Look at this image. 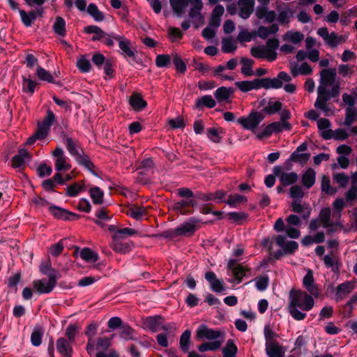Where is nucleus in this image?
<instances>
[{"mask_svg":"<svg viewBox=\"0 0 357 357\" xmlns=\"http://www.w3.org/2000/svg\"><path fill=\"white\" fill-rule=\"evenodd\" d=\"M314 305V296L300 289L290 290L288 311L295 320H303L306 317L305 312L311 310Z\"/></svg>","mask_w":357,"mask_h":357,"instance_id":"nucleus-1","label":"nucleus"},{"mask_svg":"<svg viewBox=\"0 0 357 357\" xmlns=\"http://www.w3.org/2000/svg\"><path fill=\"white\" fill-rule=\"evenodd\" d=\"M337 72L335 68H326L320 72L319 84L317 87V93H324L331 96H338L340 91V84L336 80Z\"/></svg>","mask_w":357,"mask_h":357,"instance_id":"nucleus-2","label":"nucleus"},{"mask_svg":"<svg viewBox=\"0 0 357 357\" xmlns=\"http://www.w3.org/2000/svg\"><path fill=\"white\" fill-rule=\"evenodd\" d=\"M237 248L232 252L231 257L227 264V274L229 276L228 281L233 283H240L245 275V270L243 266L241 257L244 255L242 245H237Z\"/></svg>","mask_w":357,"mask_h":357,"instance_id":"nucleus-3","label":"nucleus"},{"mask_svg":"<svg viewBox=\"0 0 357 357\" xmlns=\"http://www.w3.org/2000/svg\"><path fill=\"white\" fill-rule=\"evenodd\" d=\"M279 47V40L277 38L268 39L266 45H260L251 48L250 53L255 58L265 59L268 61H273L277 58L276 50Z\"/></svg>","mask_w":357,"mask_h":357,"instance_id":"nucleus-4","label":"nucleus"},{"mask_svg":"<svg viewBox=\"0 0 357 357\" xmlns=\"http://www.w3.org/2000/svg\"><path fill=\"white\" fill-rule=\"evenodd\" d=\"M59 278V272L56 270H50L48 278L33 280L32 282L33 287L39 294H50L56 287Z\"/></svg>","mask_w":357,"mask_h":357,"instance_id":"nucleus-5","label":"nucleus"},{"mask_svg":"<svg viewBox=\"0 0 357 357\" xmlns=\"http://www.w3.org/2000/svg\"><path fill=\"white\" fill-rule=\"evenodd\" d=\"M198 339H206L211 341L222 340V343L225 339V333L219 330H214L208 328L206 324H201L196 331Z\"/></svg>","mask_w":357,"mask_h":357,"instance_id":"nucleus-6","label":"nucleus"},{"mask_svg":"<svg viewBox=\"0 0 357 357\" xmlns=\"http://www.w3.org/2000/svg\"><path fill=\"white\" fill-rule=\"evenodd\" d=\"M264 119V115L259 112H252L247 116V130L252 131L258 139H262L259 135L263 133V128L259 127V125Z\"/></svg>","mask_w":357,"mask_h":357,"instance_id":"nucleus-7","label":"nucleus"},{"mask_svg":"<svg viewBox=\"0 0 357 357\" xmlns=\"http://www.w3.org/2000/svg\"><path fill=\"white\" fill-rule=\"evenodd\" d=\"M317 34L321 36L324 43L331 47H336L340 44L344 43L347 37L342 35H338L335 32L328 33L326 27H321L317 30Z\"/></svg>","mask_w":357,"mask_h":357,"instance_id":"nucleus-8","label":"nucleus"},{"mask_svg":"<svg viewBox=\"0 0 357 357\" xmlns=\"http://www.w3.org/2000/svg\"><path fill=\"white\" fill-rule=\"evenodd\" d=\"M273 172L275 176L278 178L281 184L284 186L295 183L298 178V176L296 172L286 171L282 167L279 165L275 166Z\"/></svg>","mask_w":357,"mask_h":357,"instance_id":"nucleus-9","label":"nucleus"},{"mask_svg":"<svg viewBox=\"0 0 357 357\" xmlns=\"http://www.w3.org/2000/svg\"><path fill=\"white\" fill-rule=\"evenodd\" d=\"M112 337H101L97 339L95 350L96 349L98 351L96 353L94 352L93 354L96 357H119L115 350L112 349L107 354L105 352L111 346Z\"/></svg>","mask_w":357,"mask_h":357,"instance_id":"nucleus-10","label":"nucleus"},{"mask_svg":"<svg viewBox=\"0 0 357 357\" xmlns=\"http://www.w3.org/2000/svg\"><path fill=\"white\" fill-rule=\"evenodd\" d=\"M52 154L55 158L54 167L56 172H66L71 169L69 159L65 155L62 148L57 146Z\"/></svg>","mask_w":357,"mask_h":357,"instance_id":"nucleus-11","label":"nucleus"},{"mask_svg":"<svg viewBox=\"0 0 357 357\" xmlns=\"http://www.w3.org/2000/svg\"><path fill=\"white\" fill-rule=\"evenodd\" d=\"M291 126L289 122L277 121L273 122L263 128V133L259 137L262 139L270 137L273 133L280 132L283 130H290Z\"/></svg>","mask_w":357,"mask_h":357,"instance_id":"nucleus-12","label":"nucleus"},{"mask_svg":"<svg viewBox=\"0 0 357 357\" xmlns=\"http://www.w3.org/2000/svg\"><path fill=\"white\" fill-rule=\"evenodd\" d=\"M317 98L314 104V107L322 111L326 116L333 114V111L329 106L328 101L332 98H335V96H331V95L324 93H317Z\"/></svg>","mask_w":357,"mask_h":357,"instance_id":"nucleus-13","label":"nucleus"},{"mask_svg":"<svg viewBox=\"0 0 357 357\" xmlns=\"http://www.w3.org/2000/svg\"><path fill=\"white\" fill-rule=\"evenodd\" d=\"M200 222L195 218H190L187 221L177 227L178 236H190L195 233L197 229V225Z\"/></svg>","mask_w":357,"mask_h":357,"instance_id":"nucleus-14","label":"nucleus"},{"mask_svg":"<svg viewBox=\"0 0 357 357\" xmlns=\"http://www.w3.org/2000/svg\"><path fill=\"white\" fill-rule=\"evenodd\" d=\"M303 285L309 293V294L314 296L315 298H318L319 296V291L314 283L313 272L308 269L306 275L303 278Z\"/></svg>","mask_w":357,"mask_h":357,"instance_id":"nucleus-15","label":"nucleus"},{"mask_svg":"<svg viewBox=\"0 0 357 357\" xmlns=\"http://www.w3.org/2000/svg\"><path fill=\"white\" fill-rule=\"evenodd\" d=\"M116 41L119 43L121 54L124 57L132 58L135 56V51L131 47V42L129 39L126 38L123 35H121L120 37H116Z\"/></svg>","mask_w":357,"mask_h":357,"instance_id":"nucleus-16","label":"nucleus"},{"mask_svg":"<svg viewBox=\"0 0 357 357\" xmlns=\"http://www.w3.org/2000/svg\"><path fill=\"white\" fill-rule=\"evenodd\" d=\"M50 211L55 218L63 220H75L79 218L78 214L70 212L63 208L56 206H50Z\"/></svg>","mask_w":357,"mask_h":357,"instance_id":"nucleus-17","label":"nucleus"},{"mask_svg":"<svg viewBox=\"0 0 357 357\" xmlns=\"http://www.w3.org/2000/svg\"><path fill=\"white\" fill-rule=\"evenodd\" d=\"M205 279L209 282L211 289L213 291L221 293L225 290L223 280L218 279L216 275L213 272H206L205 273Z\"/></svg>","mask_w":357,"mask_h":357,"instance_id":"nucleus-18","label":"nucleus"},{"mask_svg":"<svg viewBox=\"0 0 357 357\" xmlns=\"http://www.w3.org/2000/svg\"><path fill=\"white\" fill-rule=\"evenodd\" d=\"M323 261L326 267L331 268L333 273H338L340 272L341 265L340 258L333 251L324 256Z\"/></svg>","mask_w":357,"mask_h":357,"instance_id":"nucleus-19","label":"nucleus"},{"mask_svg":"<svg viewBox=\"0 0 357 357\" xmlns=\"http://www.w3.org/2000/svg\"><path fill=\"white\" fill-rule=\"evenodd\" d=\"M319 219L325 228L340 225L339 220L333 218V213L331 214V211L329 208H324L321 210Z\"/></svg>","mask_w":357,"mask_h":357,"instance_id":"nucleus-20","label":"nucleus"},{"mask_svg":"<svg viewBox=\"0 0 357 357\" xmlns=\"http://www.w3.org/2000/svg\"><path fill=\"white\" fill-rule=\"evenodd\" d=\"M97 333V325L96 324H91L87 326L85 332L86 335L88 337L87 345L86 350L89 356H92L95 351V340L93 337Z\"/></svg>","mask_w":357,"mask_h":357,"instance_id":"nucleus-21","label":"nucleus"},{"mask_svg":"<svg viewBox=\"0 0 357 357\" xmlns=\"http://www.w3.org/2000/svg\"><path fill=\"white\" fill-rule=\"evenodd\" d=\"M355 287V281H347L337 285L335 293L336 299H344L354 289Z\"/></svg>","mask_w":357,"mask_h":357,"instance_id":"nucleus-22","label":"nucleus"},{"mask_svg":"<svg viewBox=\"0 0 357 357\" xmlns=\"http://www.w3.org/2000/svg\"><path fill=\"white\" fill-rule=\"evenodd\" d=\"M290 72L294 77L298 75H308L312 73V67L306 62L298 64L296 62L290 65Z\"/></svg>","mask_w":357,"mask_h":357,"instance_id":"nucleus-23","label":"nucleus"},{"mask_svg":"<svg viewBox=\"0 0 357 357\" xmlns=\"http://www.w3.org/2000/svg\"><path fill=\"white\" fill-rule=\"evenodd\" d=\"M265 347L268 357H284L285 356L287 348L278 342L265 345Z\"/></svg>","mask_w":357,"mask_h":357,"instance_id":"nucleus-24","label":"nucleus"},{"mask_svg":"<svg viewBox=\"0 0 357 357\" xmlns=\"http://www.w3.org/2000/svg\"><path fill=\"white\" fill-rule=\"evenodd\" d=\"M43 9L42 8H38L36 11H30L26 13L24 10H20L19 13L21 20L25 26H31L33 22L36 20L38 15H42Z\"/></svg>","mask_w":357,"mask_h":357,"instance_id":"nucleus-25","label":"nucleus"},{"mask_svg":"<svg viewBox=\"0 0 357 357\" xmlns=\"http://www.w3.org/2000/svg\"><path fill=\"white\" fill-rule=\"evenodd\" d=\"M276 243L282 248L283 251L287 254H291L295 252L298 245L296 241H291L286 242V237L284 236L279 235L275 238Z\"/></svg>","mask_w":357,"mask_h":357,"instance_id":"nucleus-26","label":"nucleus"},{"mask_svg":"<svg viewBox=\"0 0 357 357\" xmlns=\"http://www.w3.org/2000/svg\"><path fill=\"white\" fill-rule=\"evenodd\" d=\"M71 344L72 342L64 337H60L56 340V350L63 357H72L73 347Z\"/></svg>","mask_w":357,"mask_h":357,"instance_id":"nucleus-27","label":"nucleus"},{"mask_svg":"<svg viewBox=\"0 0 357 357\" xmlns=\"http://www.w3.org/2000/svg\"><path fill=\"white\" fill-rule=\"evenodd\" d=\"M30 155L26 149H20L17 154L12 158V166L14 168H19L23 166L26 162L30 160Z\"/></svg>","mask_w":357,"mask_h":357,"instance_id":"nucleus-28","label":"nucleus"},{"mask_svg":"<svg viewBox=\"0 0 357 357\" xmlns=\"http://www.w3.org/2000/svg\"><path fill=\"white\" fill-rule=\"evenodd\" d=\"M291 208L294 213L301 214L302 218L305 220L309 218L311 213V208L309 204L294 201L291 204Z\"/></svg>","mask_w":357,"mask_h":357,"instance_id":"nucleus-29","label":"nucleus"},{"mask_svg":"<svg viewBox=\"0 0 357 357\" xmlns=\"http://www.w3.org/2000/svg\"><path fill=\"white\" fill-rule=\"evenodd\" d=\"M317 126L321 135L325 139H328L333 137V131L331 129V123L327 119H320L317 121Z\"/></svg>","mask_w":357,"mask_h":357,"instance_id":"nucleus-30","label":"nucleus"},{"mask_svg":"<svg viewBox=\"0 0 357 357\" xmlns=\"http://www.w3.org/2000/svg\"><path fill=\"white\" fill-rule=\"evenodd\" d=\"M233 92L231 87L221 86L215 90L214 96L218 102H228Z\"/></svg>","mask_w":357,"mask_h":357,"instance_id":"nucleus-31","label":"nucleus"},{"mask_svg":"<svg viewBox=\"0 0 357 357\" xmlns=\"http://www.w3.org/2000/svg\"><path fill=\"white\" fill-rule=\"evenodd\" d=\"M64 144L70 155L74 157L75 159L83 151L79 149L77 142L75 141L72 137H66L64 139Z\"/></svg>","mask_w":357,"mask_h":357,"instance_id":"nucleus-32","label":"nucleus"},{"mask_svg":"<svg viewBox=\"0 0 357 357\" xmlns=\"http://www.w3.org/2000/svg\"><path fill=\"white\" fill-rule=\"evenodd\" d=\"M190 8L189 10V16L192 19H199L202 17L201 11L203 8V3L202 0H189Z\"/></svg>","mask_w":357,"mask_h":357,"instance_id":"nucleus-33","label":"nucleus"},{"mask_svg":"<svg viewBox=\"0 0 357 357\" xmlns=\"http://www.w3.org/2000/svg\"><path fill=\"white\" fill-rule=\"evenodd\" d=\"M304 39V35L300 31H288L282 36V40L294 45L299 44Z\"/></svg>","mask_w":357,"mask_h":357,"instance_id":"nucleus-34","label":"nucleus"},{"mask_svg":"<svg viewBox=\"0 0 357 357\" xmlns=\"http://www.w3.org/2000/svg\"><path fill=\"white\" fill-rule=\"evenodd\" d=\"M325 234L324 232L320 231L317 232L313 236L307 235L305 236L302 240L301 243L304 246H309L312 245L313 243H320L324 241Z\"/></svg>","mask_w":357,"mask_h":357,"instance_id":"nucleus-35","label":"nucleus"},{"mask_svg":"<svg viewBox=\"0 0 357 357\" xmlns=\"http://www.w3.org/2000/svg\"><path fill=\"white\" fill-rule=\"evenodd\" d=\"M86 33H94L95 35L92 37L93 41L101 40L106 36V32L102 31L99 26L96 25H89L84 27V29Z\"/></svg>","mask_w":357,"mask_h":357,"instance_id":"nucleus-36","label":"nucleus"},{"mask_svg":"<svg viewBox=\"0 0 357 357\" xmlns=\"http://www.w3.org/2000/svg\"><path fill=\"white\" fill-rule=\"evenodd\" d=\"M170 3L174 12L178 16H181L189 5V0H170Z\"/></svg>","mask_w":357,"mask_h":357,"instance_id":"nucleus-37","label":"nucleus"},{"mask_svg":"<svg viewBox=\"0 0 357 357\" xmlns=\"http://www.w3.org/2000/svg\"><path fill=\"white\" fill-rule=\"evenodd\" d=\"M238 8H240L239 15L241 17L245 19V0H239L238 5L231 3L227 6V10L230 15H235Z\"/></svg>","mask_w":357,"mask_h":357,"instance_id":"nucleus-38","label":"nucleus"},{"mask_svg":"<svg viewBox=\"0 0 357 357\" xmlns=\"http://www.w3.org/2000/svg\"><path fill=\"white\" fill-rule=\"evenodd\" d=\"M279 30L278 25L273 24L270 26H261L259 27L257 33L259 37L265 39L271 35L276 33Z\"/></svg>","mask_w":357,"mask_h":357,"instance_id":"nucleus-39","label":"nucleus"},{"mask_svg":"<svg viewBox=\"0 0 357 357\" xmlns=\"http://www.w3.org/2000/svg\"><path fill=\"white\" fill-rule=\"evenodd\" d=\"M130 105L135 111H141L146 106V102L137 93H133L129 100Z\"/></svg>","mask_w":357,"mask_h":357,"instance_id":"nucleus-40","label":"nucleus"},{"mask_svg":"<svg viewBox=\"0 0 357 357\" xmlns=\"http://www.w3.org/2000/svg\"><path fill=\"white\" fill-rule=\"evenodd\" d=\"M316 172L312 168L307 169L302 175V183L307 188H310L315 183Z\"/></svg>","mask_w":357,"mask_h":357,"instance_id":"nucleus-41","label":"nucleus"},{"mask_svg":"<svg viewBox=\"0 0 357 357\" xmlns=\"http://www.w3.org/2000/svg\"><path fill=\"white\" fill-rule=\"evenodd\" d=\"M54 32L60 36H65L66 34V21L60 16H57L52 26Z\"/></svg>","mask_w":357,"mask_h":357,"instance_id":"nucleus-42","label":"nucleus"},{"mask_svg":"<svg viewBox=\"0 0 357 357\" xmlns=\"http://www.w3.org/2000/svg\"><path fill=\"white\" fill-rule=\"evenodd\" d=\"M75 160L77 162L86 169H87L90 172L93 173V174L96 175V174L93 172L94 165L92 161L90 160L88 155L84 153L82 151V153L76 157Z\"/></svg>","mask_w":357,"mask_h":357,"instance_id":"nucleus-43","label":"nucleus"},{"mask_svg":"<svg viewBox=\"0 0 357 357\" xmlns=\"http://www.w3.org/2000/svg\"><path fill=\"white\" fill-rule=\"evenodd\" d=\"M160 316L147 317L144 323L147 328L151 332L155 333L158 331L160 326V321L162 319Z\"/></svg>","mask_w":357,"mask_h":357,"instance_id":"nucleus-44","label":"nucleus"},{"mask_svg":"<svg viewBox=\"0 0 357 357\" xmlns=\"http://www.w3.org/2000/svg\"><path fill=\"white\" fill-rule=\"evenodd\" d=\"M86 11L96 22H102L105 20L104 13L99 10L98 6L93 3L89 4Z\"/></svg>","mask_w":357,"mask_h":357,"instance_id":"nucleus-45","label":"nucleus"},{"mask_svg":"<svg viewBox=\"0 0 357 357\" xmlns=\"http://www.w3.org/2000/svg\"><path fill=\"white\" fill-rule=\"evenodd\" d=\"M191 332L185 330L181 335L179 341L180 349L184 353L188 352L190 347Z\"/></svg>","mask_w":357,"mask_h":357,"instance_id":"nucleus-46","label":"nucleus"},{"mask_svg":"<svg viewBox=\"0 0 357 357\" xmlns=\"http://www.w3.org/2000/svg\"><path fill=\"white\" fill-rule=\"evenodd\" d=\"M236 40L231 37L224 38L222 40V51L224 53H231L236 50Z\"/></svg>","mask_w":357,"mask_h":357,"instance_id":"nucleus-47","label":"nucleus"},{"mask_svg":"<svg viewBox=\"0 0 357 357\" xmlns=\"http://www.w3.org/2000/svg\"><path fill=\"white\" fill-rule=\"evenodd\" d=\"M238 349L233 340H228L222 349L223 357H236Z\"/></svg>","mask_w":357,"mask_h":357,"instance_id":"nucleus-48","label":"nucleus"},{"mask_svg":"<svg viewBox=\"0 0 357 357\" xmlns=\"http://www.w3.org/2000/svg\"><path fill=\"white\" fill-rule=\"evenodd\" d=\"M215 105V101L211 95L203 96L196 100L197 107H206L211 109L213 108Z\"/></svg>","mask_w":357,"mask_h":357,"instance_id":"nucleus-49","label":"nucleus"},{"mask_svg":"<svg viewBox=\"0 0 357 357\" xmlns=\"http://www.w3.org/2000/svg\"><path fill=\"white\" fill-rule=\"evenodd\" d=\"M89 192L93 204H101L103 203L104 192L99 187H92Z\"/></svg>","mask_w":357,"mask_h":357,"instance_id":"nucleus-50","label":"nucleus"},{"mask_svg":"<svg viewBox=\"0 0 357 357\" xmlns=\"http://www.w3.org/2000/svg\"><path fill=\"white\" fill-rule=\"evenodd\" d=\"M222 344V340L204 342L198 346V350L200 352H205L206 351H216L220 348Z\"/></svg>","mask_w":357,"mask_h":357,"instance_id":"nucleus-51","label":"nucleus"},{"mask_svg":"<svg viewBox=\"0 0 357 357\" xmlns=\"http://www.w3.org/2000/svg\"><path fill=\"white\" fill-rule=\"evenodd\" d=\"M80 257L88 262H96L98 259V254L88 248H84L81 250Z\"/></svg>","mask_w":357,"mask_h":357,"instance_id":"nucleus-52","label":"nucleus"},{"mask_svg":"<svg viewBox=\"0 0 357 357\" xmlns=\"http://www.w3.org/2000/svg\"><path fill=\"white\" fill-rule=\"evenodd\" d=\"M112 248L115 252L121 254H126L130 250V245L120 241L119 238L113 239Z\"/></svg>","mask_w":357,"mask_h":357,"instance_id":"nucleus-53","label":"nucleus"},{"mask_svg":"<svg viewBox=\"0 0 357 357\" xmlns=\"http://www.w3.org/2000/svg\"><path fill=\"white\" fill-rule=\"evenodd\" d=\"M36 82L30 78L22 77V91L31 96L35 92Z\"/></svg>","mask_w":357,"mask_h":357,"instance_id":"nucleus-54","label":"nucleus"},{"mask_svg":"<svg viewBox=\"0 0 357 357\" xmlns=\"http://www.w3.org/2000/svg\"><path fill=\"white\" fill-rule=\"evenodd\" d=\"M264 334L265 337V345L277 342V338L279 337L278 334L275 333L270 326L266 325L264 329Z\"/></svg>","mask_w":357,"mask_h":357,"instance_id":"nucleus-55","label":"nucleus"},{"mask_svg":"<svg viewBox=\"0 0 357 357\" xmlns=\"http://www.w3.org/2000/svg\"><path fill=\"white\" fill-rule=\"evenodd\" d=\"M357 119V107H347L344 125L349 126Z\"/></svg>","mask_w":357,"mask_h":357,"instance_id":"nucleus-56","label":"nucleus"},{"mask_svg":"<svg viewBox=\"0 0 357 357\" xmlns=\"http://www.w3.org/2000/svg\"><path fill=\"white\" fill-rule=\"evenodd\" d=\"M245 198L238 194H231L228 195L226 204L231 207H238L243 203Z\"/></svg>","mask_w":357,"mask_h":357,"instance_id":"nucleus-57","label":"nucleus"},{"mask_svg":"<svg viewBox=\"0 0 357 357\" xmlns=\"http://www.w3.org/2000/svg\"><path fill=\"white\" fill-rule=\"evenodd\" d=\"M344 202L342 199H336L333 204V218L335 220L340 219L341 212L344 207Z\"/></svg>","mask_w":357,"mask_h":357,"instance_id":"nucleus-58","label":"nucleus"},{"mask_svg":"<svg viewBox=\"0 0 357 357\" xmlns=\"http://www.w3.org/2000/svg\"><path fill=\"white\" fill-rule=\"evenodd\" d=\"M36 75L40 80L54 83V80L51 73L45 68L38 66L36 69Z\"/></svg>","mask_w":357,"mask_h":357,"instance_id":"nucleus-59","label":"nucleus"},{"mask_svg":"<svg viewBox=\"0 0 357 357\" xmlns=\"http://www.w3.org/2000/svg\"><path fill=\"white\" fill-rule=\"evenodd\" d=\"M137 231L132 228L125 227L116 229V233L113 236V239L123 238L126 236H132L135 235Z\"/></svg>","mask_w":357,"mask_h":357,"instance_id":"nucleus-60","label":"nucleus"},{"mask_svg":"<svg viewBox=\"0 0 357 357\" xmlns=\"http://www.w3.org/2000/svg\"><path fill=\"white\" fill-rule=\"evenodd\" d=\"M43 331L41 328H35L31 335V342L34 347L41 344Z\"/></svg>","mask_w":357,"mask_h":357,"instance_id":"nucleus-61","label":"nucleus"},{"mask_svg":"<svg viewBox=\"0 0 357 357\" xmlns=\"http://www.w3.org/2000/svg\"><path fill=\"white\" fill-rule=\"evenodd\" d=\"M282 109V103L280 101H269L264 108V112L268 114H273Z\"/></svg>","mask_w":357,"mask_h":357,"instance_id":"nucleus-62","label":"nucleus"},{"mask_svg":"<svg viewBox=\"0 0 357 357\" xmlns=\"http://www.w3.org/2000/svg\"><path fill=\"white\" fill-rule=\"evenodd\" d=\"M222 134V129H218L215 128H210L207 129V136L208 139L215 143L220 142L222 139L221 135Z\"/></svg>","mask_w":357,"mask_h":357,"instance_id":"nucleus-63","label":"nucleus"},{"mask_svg":"<svg viewBox=\"0 0 357 357\" xmlns=\"http://www.w3.org/2000/svg\"><path fill=\"white\" fill-rule=\"evenodd\" d=\"M77 67L82 73H89L91 70V65L84 56H82L77 61Z\"/></svg>","mask_w":357,"mask_h":357,"instance_id":"nucleus-64","label":"nucleus"}]
</instances>
